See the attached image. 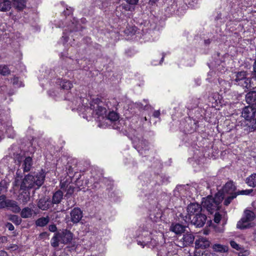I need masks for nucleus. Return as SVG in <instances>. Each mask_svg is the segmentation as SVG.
<instances>
[{
  "label": "nucleus",
  "mask_w": 256,
  "mask_h": 256,
  "mask_svg": "<svg viewBox=\"0 0 256 256\" xmlns=\"http://www.w3.org/2000/svg\"><path fill=\"white\" fill-rule=\"evenodd\" d=\"M183 2L188 7L192 8L197 3L198 0H183Z\"/></svg>",
  "instance_id": "obj_36"
},
{
  "label": "nucleus",
  "mask_w": 256,
  "mask_h": 256,
  "mask_svg": "<svg viewBox=\"0 0 256 256\" xmlns=\"http://www.w3.org/2000/svg\"><path fill=\"white\" fill-rule=\"evenodd\" d=\"M66 185H69L68 184V182L66 181L60 182V189L62 190H66Z\"/></svg>",
  "instance_id": "obj_47"
},
{
  "label": "nucleus",
  "mask_w": 256,
  "mask_h": 256,
  "mask_svg": "<svg viewBox=\"0 0 256 256\" xmlns=\"http://www.w3.org/2000/svg\"><path fill=\"white\" fill-rule=\"evenodd\" d=\"M248 73L246 71H240L237 72L236 74V79L235 81L237 82V84L241 80L244 79L247 76Z\"/></svg>",
  "instance_id": "obj_32"
},
{
  "label": "nucleus",
  "mask_w": 256,
  "mask_h": 256,
  "mask_svg": "<svg viewBox=\"0 0 256 256\" xmlns=\"http://www.w3.org/2000/svg\"><path fill=\"white\" fill-rule=\"evenodd\" d=\"M202 208L201 205L198 203H190L187 207L188 216H186V219H184L186 222L187 220H190L194 216L202 214Z\"/></svg>",
  "instance_id": "obj_5"
},
{
  "label": "nucleus",
  "mask_w": 256,
  "mask_h": 256,
  "mask_svg": "<svg viewBox=\"0 0 256 256\" xmlns=\"http://www.w3.org/2000/svg\"><path fill=\"white\" fill-rule=\"evenodd\" d=\"M158 1V0H150L148 4L150 5L153 6Z\"/></svg>",
  "instance_id": "obj_55"
},
{
  "label": "nucleus",
  "mask_w": 256,
  "mask_h": 256,
  "mask_svg": "<svg viewBox=\"0 0 256 256\" xmlns=\"http://www.w3.org/2000/svg\"><path fill=\"white\" fill-rule=\"evenodd\" d=\"M8 254L4 250H0V256H8Z\"/></svg>",
  "instance_id": "obj_53"
},
{
  "label": "nucleus",
  "mask_w": 256,
  "mask_h": 256,
  "mask_svg": "<svg viewBox=\"0 0 256 256\" xmlns=\"http://www.w3.org/2000/svg\"><path fill=\"white\" fill-rule=\"evenodd\" d=\"M8 240V238L5 236H0V244L6 242Z\"/></svg>",
  "instance_id": "obj_51"
},
{
  "label": "nucleus",
  "mask_w": 256,
  "mask_h": 256,
  "mask_svg": "<svg viewBox=\"0 0 256 256\" xmlns=\"http://www.w3.org/2000/svg\"><path fill=\"white\" fill-rule=\"evenodd\" d=\"M75 176L76 177V180H75V184L78 188L77 191H84V189L88 183V179H84V177L82 178V174L78 172H75Z\"/></svg>",
  "instance_id": "obj_9"
},
{
  "label": "nucleus",
  "mask_w": 256,
  "mask_h": 256,
  "mask_svg": "<svg viewBox=\"0 0 256 256\" xmlns=\"http://www.w3.org/2000/svg\"><path fill=\"white\" fill-rule=\"evenodd\" d=\"M164 54H162V57L160 61V64H162V62H163L164 60Z\"/></svg>",
  "instance_id": "obj_57"
},
{
  "label": "nucleus",
  "mask_w": 256,
  "mask_h": 256,
  "mask_svg": "<svg viewBox=\"0 0 256 256\" xmlns=\"http://www.w3.org/2000/svg\"><path fill=\"white\" fill-rule=\"evenodd\" d=\"M4 206L14 213L17 214L20 212V208L18 202L14 200L6 199Z\"/></svg>",
  "instance_id": "obj_13"
},
{
  "label": "nucleus",
  "mask_w": 256,
  "mask_h": 256,
  "mask_svg": "<svg viewBox=\"0 0 256 256\" xmlns=\"http://www.w3.org/2000/svg\"><path fill=\"white\" fill-rule=\"evenodd\" d=\"M26 0H14V8L18 11H22L26 7Z\"/></svg>",
  "instance_id": "obj_27"
},
{
  "label": "nucleus",
  "mask_w": 256,
  "mask_h": 256,
  "mask_svg": "<svg viewBox=\"0 0 256 256\" xmlns=\"http://www.w3.org/2000/svg\"><path fill=\"white\" fill-rule=\"evenodd\" d=\"M75 188L71 185H66V190L65 191H66L67 194H72L74 192Z\"/></svg>",
  "instance_id": "obj_39"
},
{
  "label": "nucleus",
  "mask_w": 256,
  "mask_h": 256,
  "mask_svg": "<svg viewBox=\"0 0 256 256\" xmlns=\"http://www.w3.org/2000/svg\"><path fill=\"white\" fill-rule=\"evenodd\" d=\"M218 196H220L223 197L222 200H224V205L225 206H228L232 202V200L236 198L238 196V194H227L224 196L222 194H219Z\"/></svg>",
  "instance_id": "obj_23"
},
{
  "label": "nucleus",
  "mask_w": 256,
  "mask_h": 256,
  "mask_svg": "<svg viewBox=\"0 0 256 256\" xmlns=\"http://www.w3.org/2000/svg\"><path fill=\"white\" fill-rule=\"evenodd\" d=\"M82 212L79 208H74L70 212V220L74 224L78 223L82 218Z\"/></svg>",
  "instance_id": "obj_11"
},
{
  "label": "nucleus",
  "mask_w": 256,
  "mask_h": 256,
  "mask_svg": "<svg viewBox=\"0 0 256 256\" xmlns=\"http://www.w3.org/2000/svg\"><path fill=\"white\" fill-rule=\"evenodd\" d=\"M253 240L256 242V230L253 232Z\"/></svg>",
  "instance_id": "obj_56"
},
{
  "label": "nucleus",
  "mask_w": 256,
  "mask_h": 256,
  "mask_svg": "<svg viewBox=\"0 0 256 256\" xmlns=\"http://www.w3.org/2000/svg\"><path fill=\"white\" fill-rule=\"evenodd\" d=\"M50 219L48 216L41 217L36 220V225L37 226L44 227L50 222Z\"/></svg>",
  "instance_id": "obj_26"
},
{
  "label": "nucleus",
  "mask_w": 256,
  "mask_h": 256,
  "mask_svg": "<svg viewBox=\"0 0 256 256\" xmlns=\"http://www.w3.org/2000/svg\"><path fill=\"white\" fill-rule=\"evenodd\" d=\"M128 6H123V8L124 10H130V8H128Z\"/></svg>",
  "instance_id": "obj_59"
},
{
  "label": "nucleus",
  "mask_w": 256,
  "mask_h": 256,
  "mask_svg": "<svg viewBox=\"0 0 256 256\" xmlns=\"http://www.w3.org/2000/svg\"><path fill=\"white\" fill-rule=\"evenodd\" d=\"M230 245L233 248L239 251L238 253V256H246L249 254L247 250H245L243 247L234 240H231L230 242Z\"/></svg>",
  "instance_id": "obj_16"
},
{
  "label": "nucleus",
  "mask_w": 256,
  "mask_h": 256,
  "mask_svg": "<svg viewBox=\"0 0 256 256\" xmlns=\"http://www.w3.org/2000/svg\"><path fill=\"white\" fill-rule=\"evenodd\" d=\"M6 226L8 228V230L10 231H12L14 230V226L12 224H11L10 222H7L6 224Z\"/></svg>",
  "instance_id": "obj_49"
},
{
  "label": "nucleus",
  "mask_w": 256,
  "mask_h": 256,
  "mask_svg": "<svg viewBox=\"0 0 256 256\" xmlns=\"http://www.w3.org/2000/svg\"><path fill=\"white\" fill-rule=\"evenodd\" d=\"M221 219L222 215L218 212H216L214 219V222H216V224H219Z\"/></svg>",
  "instance_id": "obj_41"
},
{
  "label": "nucleus",
  "mask_w": 256,
  "mask_h": 256,
  "mask_svg": "<svg viewBox=\"0 0 256 256\" xmlns=\"http://www.w3.org/2000/svg\"><path fill=\"white\" fill-rule=\"evenodd\" d=\"M210 242L206 238L204 237L198 238L195 242L196 248L205 249L210 246Z\"/></svg>",
  "instance_id": "obj_14"
},
{
  "label": "nucleus",
  "mask_w": 256,
  "mask_h": 256,
  "mask_svg": "<svg viewBox=\"0 0 256 256\" xmlns=\"http://www.w3.org/2000/svg\"><path fill=\"white\" fill-rule=\"evenodd\" d=\"M12 2L10 0H0V12H6L11 8Z\"/></svg>",
  "instance_id": "obj_22"
},
{
  "label": "nucleus",
  "mask_w": 256,
  "mask_h": 256,
  "mask_svg": "<svg viewBox=\"0 0 256 256\" xmlns=\"http://www.w3.org/2000/svg\"><path fill=\"white\" fill-rule=\"evenodd\" d=\"M61 243L66 244L71 242L73 238V234L67 230H63L60 232Z\"/></svg>",
  "instance_id": "obj_12"
},
{
  "label": "nucleus",
  "mask_w": 256,
  "mask_h": 256,
  "mask_svg": "<svg viewBox=\"0 0 256 256\" xmlns=\"http://www.w3.org/2000/svg\"><path fill=\"white\" fill-rule=\"evenodd\" d=\"M10 70L6 65H0V74L4 76L10 74Z\"/></svg>",
  "instance_id": "obj_34"
},
{
  "label": "nucleus",
  "mask_w": 256,
  "mask_h": 256,
  "mask_svg": "<svg viewBox=\"0 0 256 256\" xmlns=\"http://www.w3.org/2000/svg\"><path fill=\"white\" fill-rule=\"evenodd\" d=\"M104 104L98 98H93L90 103V108L95 112L98 116H104L106 115V109L104 106Z\"/></svg>",
  "instance_id": "obj_4"
},
{
  "label": "nucleus",
  "mask_w": 256,
  "mask_h": 256,
  "mask_svg": "<svg viewBox=\"0 0 256 256\" xmlns=\"http://www.w3.org/2000/svg\"><path fill=\"white\" fill-rule=\"evenodd\" d=\"M212 248L214 251L220 252H226L228 250V246L218 244H214Z\"/></svg>",
  "instance_id": "obj_31"
},
{
  "label": "nucleus",
  "mask_w": 256,
  "mask_h": 256,
  "mask_svg": "<svg viewBox=\"0 0 256 256\" xmlns=\"http://www.w3.org/2000/svg\"><path fill=\"white\" fill-rule=\"evenodd\" d=\"M148 142L146 140H142L140 142L138 146H136V148L137 149L138 151L141 154H143L142 150L146 151L149 150Z\"/></svg>",
  "instance_id": "obj_20"
},
{
  "label": "nucleus",
  "mask_w": 256,
  "mask_h": 256,
  "mask_svg": "<svg viewBox=\"0 0 256 256\" xmlns=\"http://www.w3.org/2000/svg\"><path fill=\"white\" fill-rule=\"evenodd\" d=\"M38 207L42 210H46L54 206L51 199L48 196H44L39 199L37 203Z\"/></svg>",
  "instance_id": "obj_8"
},
{
  "label": "nucleus",
  "mask_w": 256,
  "mask_h": 256,
  "mask_svg": "<svg viewBox=\"0 0 256 256\" xmlns=\"http://www.w3.org/2000/svg\"><path fill=\"white\" fill-rule=\"evenodd\" d=\"M236 186L234 185L232 180H229L223 186L222 188V192H218L217 194L222 195L232 194H236Z\"/></svg>",
  "instance_id": "obj_7"
},
{
  "label": "nucleus",
  "mask_w": 256,
  "mask_h": 256,
  "mask_svg": "<svg viewBox=\"0 0 256 256\" xmlns=\"http://www.w3.org/2000/svg\"><path fill=\"white\" fill-rule=\"evenodd\" d=\"M223 197L216 194L214 198L212 196H209L204 198L202 200V204L204 208L210 214H213L215 211L218 210L220 208V204L222 200Z\"/></svg>",
  "instance_id": "obj_2"
},
{
  "label": "nucleus",
  "mask_w": 256,
  "mask_h": 256,
  "mask_svg": "<svg viewBox=\"0 0 256 256\" xmlns=\"http://www.w3.org/2000/svg\"><path fill=\"white\" fill-rule=\"evenodd\" d=\"M256 109L252 106H246L242 112V116L244 118L248 121L254 120L256 116Z\"/></svg>",
  "instance_id": "obj_10"
},
{
  "label": "nucleus",
  "mask_w": 256,
  "mask_h": 256,
  "mask_svg": "<svg viewBox=\"0 0 256 256\" xmlns=\"http://www.w3.org/2000/svg\"><path fill=\"white\" fill-rule=\"evenodd\" d=\"M254 211L246 210L240 220L238 222L236 227L240 230H244L252 227L250 222L252 221L256 216Z\"/></svg>",
  "instance_id": "obj_3"
},
{
  "label": "nucleus",
  "mask_w": 256,
  "mask_h": 256,
  "mask_svg": "<svg viewBox=\"0 0 256 256\" xmlns=\"http://www.w3.org/2000/svg\"><path fill=\"white\" fill-rule=\"evenodd\" d=\"M253 192L252 189L250 190H238L237 191V194H238V195H248L251 194Z\"/></svg>",
  "instance_id": "obj_40"
},
{
  "label": "nucleus",
  "mask_w": 256,
  "mask_h": 256,
  "mask_svg": "<svg viewBox=\"0 0 256 256\" xmlns=\"http://www.w3.org/2000/svg\"><path fill=\"white\" fill-rule=\"evenodd\" d=\"M6 200V196L4 194L0 196V208H4V204Z\"/></svg>",
  "instance_id": "obj_38"
},
{
  "label": "nucleus",
  "mask_w": 256,
  "mask_h": 256,
  "mask_svg": "<svg viewBox=\"0 0 256 256\" xmlns=\"http://www.w3.org/2000/svg\"><path fill=\"white\" fill-rule=\"evenodd\" d=\"M18 246L16 244H10L8 247V250H16L18 249Z\"/></svg>",
  "instance_id": "obj_48"
},
{
  "label": "nucleus",
  "mask_w": 256,
  "mask_h": 256,
  "mask_svg": "<svg viewBox=\"0 0 256 256\" xmlns=\"http://www.w3.org/2000/svg\"><path fill=\"white\" fill-rule=\"evenodd\" d=\"M60 232H56L50 240L51 246L54 248H57L59 246L60 242L61 243Z\"/></svg>",
  "instance_id": "obj_28"
},
{
  "label": "nucleus",
  "mask_w": 256,
  "mask_h": 256,
  "mask_svg": "<svg viewBox=\"0 0 256 256\" xmlns=\"http://www.w3.org/2000/svg\"><path fill=\"white\" fill-rule=\"evenodd\" d=\"M246 183L249 186L254 188L256 186V173L252 174L248 176L246 180Z\"/></svg>",
  "instance_id": "obj_29"
},
{
  "label": "nucleus",
  "mask_w": 256,
  "mask_h": 256,
  "mask_svg": "<svg viewBox=\"0 0 256 256\" xmlns=\"http://www.w3.org/2000/svg\"><path fill=\"white\" fill-rule=\"evenodd\" d=\"M33 210L28 207L24 208L20 210V216L24 218H31L33 214Z\"/></svg>",
  "instance_id": "obj_25"
},
{
  "label": "nucleus",
  "mask_w": 256,
  "mask_h": 256,
  "mask_svg": "<svg viewBox=\"0 0 256 256\" xmlns=\"http://www.w3.org/2000/svg\"><path fill=\"white\" fill-rule=\"evenodd\" d=\"M160 114V110H154L153 112L152 116L155 118H158Z\"/></svg>",
  "instance_id": "obj_52"
},
{
  "label": "nucleus",
  "mask_w": 256,
  "mask_h": 256,
  "mask_svg": "<svg viewBox=\"0 0 256 256\" xmlns=\"http://www.w3.org/2000/svg\"><path fill=\"white\" fill-rule=\"evenodd\" d=\"M107 118L112 122H115L118 120L119 116L117 112L112 110L108 112Z\"/></svg>",
  "instance_id": "obj_33"
},
{
  "label": "nucleus",
  "mask_w": 256,
  "mask_h": 256,
  "mask_svg": "<svg viewBox=\"0 0 256 256\" xmlns=\"http://www.w3.org/2000/svg\"><path fill=\"white\" fill-rule=\"evenodd\" d=\"M170 230L176 234H181L186 230V226L178 223L172 224Z\"/></svg>",
  "instance_id": "obj_18"
},
{
  "label": "nucleus",
  "mask_w": 256,
  "mask_h": 256,
  "mask_svg": "<svg viewBox=\"0 0 256 256\" xmlns=\"http://www.w3.org/2000/svg\"><path fill=\"white\" fill-rule=\"evenodd\" d=\"M220 95L218 93H215L212 94V98L214 100V102L216 104H218L220 102L219 99Z\"/></svg>",
  "instance_id": "obj_45"
},
{
  "label": "nucleus",
  "mask_w": 256,
  "mask_h": 256,
  "mask_svg": "<svg viewBox=\"0 0 256 256\" xmlns=\"http://www.w3.org/2000/svg\"><path fill=\"white\" fill-rule=\"evenodd\" d=\"M46 174L42 169L40 172L34 173V175L28 174L22 180L20 188L18 200L22 204H26L30 200V190L38 189L44 182Z\"/></svg>",
  "instance_id": "obj_1"
},
{
  "label": "nucleus",
  "mask_w": 256,
  "mask_h": 256,
  "mask_svg": "<svg viewBox=\"0 0 256 256\" xmlns=\"http://www.w3.org/2000/svg\"><path fill=\"white\" fill-rule=\"evenodd\" d=\"M48 230L50 232H54L57 230V227L56 224H52L49 226Z\"/></svg>",
  "instance_id": "obj_46"
},
{
  "label": "nucleus",
  "mask_w": 256,
  "mask_h": 256,
  "mask_svg": "<svg viewBox=\"0 0 256 256\" xmlns=\"http://www.w3.org/2000/svg\"><path fill=\"white\" fill-rule=\"evenodd\" d=\"M18 80V77H14V84H16Z\"/></svg>",
  "instance_id": "obj_58"
},
{
  "label": "nucleus",
  "mask_w": 256,
  "mask_h": 256,
  "mask_svg": "<svg viewBox=\"0 0 256 256\" xmlns=\"http://www.w3.org/2000/svg\"><path fill=\"white\" fill-rule=\"evenodd\" d=\"M47 236H48V234L47 232H42L40 234V238H43L46 237Z\"/></svg>",
  "instance_id": "obj_54"
},
{
  "label": "nucleus",
  "mask_w": 256,
  "mask_h": 256,
  "mask_svg": "<svg viewBox=\"0 0 256 256\" xmlns=\"http://www.w3.org/2000/svg\"><path fill=\"white\" fill-rule=\"evenodd\" d=\"M66 173L70 177H74L76 176L75 174L74 175V170L72 166H69L68 168H66Z\"/></svg>",
  "instance_id": "obj_42"
},
{
  "label": "nucleus",
  "mask_w": 256,
  "mask_h": 256,
  "mask_svg": "<svg viewBox=\"0 0 256 256\" xmlns=\"http://www.w3.org/2000/svg\"><path fill=\"white\" fill-rule=\"evenodd\" d=\"M56 84L60 85L62 89L66 90H70L73 86L70 80H66L58 78L56 81Z\"/></svg>",
  "instance_id": "obj_19"
},
{
  "label": "nucleus",
  "mask_w": 256,
  "mask_h": 256,
  "mask_svg": "<svg viewBox=\"0 0 256 256\" xmlns=\"http://www.w3.org/2000/svg\"><path fill=\"white\" fill-rule=\"evenodd\" d=\"M9 220L16 226L20 225L22 222V219L17 215H10Z\"/></svg>",
  "instance_id": "obj_35"
},
{
  "label": "nucleus",
  "mask_w": 256,
  "mask_h": 256,
  "mask_svg": "<svg viewBox=\"0 0 256 256\" xmlns=\"http://www.w3.org/2000/svg\"><path fill=\"white\" fill-rule=\"evenodd\" d=\"M194 240V236L192 233L186 232L184 234L183 236L180 239V240L182 242L183 246H186L192 244Z\"/></svg>",
  "instance_id": "obj_15"
},
{
  "label": "nucleus",
  "mask_w": 256,
  "mask_h": 256,
  "mask_svg": "<svg viewBox=\"0 0 256 256\" xmlns=\"http://www.w3.org/2000/svg\"><path fill=\"white\" fill-rule=\"evenodd\" d=\"M150 235H148V240H137V243H138V245H140L142 246V248H144V246H146L148 243L150 242Z\"/></svg>",
  "instance_id": "obj_37"
},
{
  "label": "nucleus",
  "mask_w": 256,
  "mask_h": 256,
  "mask_svg": "<svg viewBox=\"0 0 256 256\" xmlns=\"http://www.w3.org/2000/svg\"><path fill=\"white\" fill-rule=\"evenodd\" d=\"M127 3L131 5L137 4L139 0H125Z\"/></svg>",
  "instance_id": "obj_50"
},
{
  "label": "nucleus",
  "mask_w": 256,
  "mask_h": 256,
  "mask_svg": "<svg viewBox=\"0 0 256 256\" xmlns=\"http://www.w3.org/2000/svg\"><path fill=\"white\" fill-rule=\"evenodd\" d=\"M206 219V215L202 213L194 216L190 220H187V222L190 221L196 228H202L204 225Z\"/></svg>",
  "instance_id": "obj_6"
},
{
  "label": "nucleus",
  "mask_w": 256,
  "mask_h": 256,
  "mask_svg": "<svg viewBox=\"0 0 256 256\" xmlns=\"http://www.w3.org/2000/svg\"><path fill=\"white\" fill-rule=\"evenodd\" d=\"M22 182V180L21 178H15L14 181V186L16 187H20Z\"/></svg>",
  "instance_id": "obj_43"
},
{
  "label": "nucleus",
  "mask_w": 256,
  "mask_h": 256,
  "mask_svg": "<svg viewBox=\"0 0 256 256\" xmlns=\"http://www.w3.org/2000/svg\"><path fill=\"white\" fill-rule=\"evenodd\" d=\"M63 196L64 193L62 191L60 190H58L54 192L51 200V202L53 206H54V204H60L63 199Z\"/></svg>",
  "instance_id": "obj_17"
},
{
  "label": "nucleus",
  "mask_w": 256,
  "mask_h": 256,
  "mask_svg": "<svg viewBox=\"0 0 256 256\" xmlns=\"http://www.w3.org/2000/svg\"><path fill=\"white\" fill-rule=\"evenodd\" d=\"M32 165V160L30 156L26 157L24 161L22 167L24 172H28L30 170Z\"/></svg>",
  "instance_id": "obj_24"
},
{
  "label": "nucleus",
  "mask_w": 256,
  "mask_h": 256,
  "mask_svg": "<svg viewBox=\"0 0 256 256\" xmlns=\"http://www.w3.org/2000/svg\"><path fill=\"white\" fill-rule=\"evenodd\" d=\"M251 78L246 77L244 79L240 81L237 84L244 88H249L252 87L251 86Z\"/></svg>",
  "instance_id": "obj_30"
},
{
  "label": "nucleus",
  "mask_w": 256,
  "mask_h": 256,
  "mask_svg": "<svg viewBox=\"0 0 256 256\" xmlns=\"http://www.w3.org/2000/svg\"><path fill=\"white\" fill-rule=\"evenodd\" d=\"M6 182L4 181L0 182V194H1L4 191L6 190Z\"/></svg>",
  "instance_id": "obj_44"
},
{
  "label": "nucleus",
  "mask_w": 256,
  "mask_h": 256,
  "mask_svg": "<svg viewBox=\"0 0 256 256\" xmlns=\"http://www.w3.org/2000/svg\"><path fill=\"white\" fill-rule=\"evenodd\" d=\"M246 102L250 105L256 104V92H250L246 96Z\"/></svg>",
  "instance_id": "obj_21"
}]
</instances>
